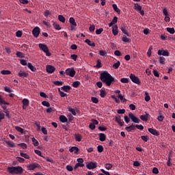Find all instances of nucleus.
<instances>
[{
	"label": "nucleus",
	"mask_w": 175,
	"mask_h": 175,
	"mask_svg": "<svg viewBox=\"0 0 175 175\" xmlns=\"http://www.w3.org/2000/svg\"><path fill=\"white\" fill-rule=\"evenodd\" d=\"M80 83V81H75L74 82H72V86H74V88H78Z\"/></svg>",
	"instance_id": "33"
},
{
	"label": "nucleus",
	"mask_w": 175,
	"mask_h": 175,
	"mask_svg": "<svg viewBox=\"0 0 175 175\" xmlns=\"http://www.w3.org/2000/svg\"><path fill=\"white\" fill-rule=\"evenodd\" d=\"M141 139H142V140H144V142H148L150 137H149V136H141Z\"/></svg>",
	"instance_id": "56"
},
{
	"label": "nucleus",
	"mask_w": 175,
	"mask_h": 175,
	"mask_svg": "<svg viewBox=\"0 0 175 175\" xmlns=\"http://www.w3.org/2000/svg\"><path fill=\"white\" fill-rule=\"evenodd\" d=\"M32 33H33V36H34V37L37 38L40 33V27L38 26H36V27L33 29Z\"/></svg>",
	"instance_id": "10"
},
{
	"label": "nucleus",
	"mask_w": 175,
	"mask_h": 175,
	"mask_svg": "<svg viewBox=\"0 0 175 175\" xmlns=\"http://www.w3.org/2000/svg\"><path fill=\"white\" fill-rule=\"evenodd\" d=\"M4 91L10 94V92H12V89H11V88H9V86H5Z\"/></svg>",
	"instance_id": "46"
},
{
	"label": "nucleus",
	"mask_w": 175,
	"mask_h": 175,
	"mask_svg": "<svg viewBox=\"0 0 175 175\" xmlns=\"http://www.w3.org/2000/svg\"><path fill=\"white\" fill-rule=\"evenodd\" d=\"M106 95H107V92L105 89H100V98H105Z\"/></svg>",
	"instance_id": "27"
},
{
	"label": "nucleus",
	"mask_w": 175,
	"mask_h": 175,
	"mask_svg": "<svg viewBox=\"0 0 175 175\" xmlns=\"http://www.w3.org/2000/svg\"><path fill=\"white\" fill-rule=\"evenodd\" d=\"M42 106H46V107H50L51 104L49 101H46V100H44V101H42Z\"/></svg>",
	"instance_id": "35"
},
{
	"label": "nucleus",
	"mask_w": 175,
	"mask_h": 175,
	"mask_svg": "<svg viewBox=\"0 0 175 175\" xmlns=\"http://www.w3.org/2000/svg\"><path fill=\"white\" fill-rule=\"evenodd\" d=\"M70 152H74L76 155H79V148L78 147H71L69 150Z\"/></svg>",
	"instance_id": "18"
},
{
	"label": "nucleus",
	"mask_w": 175,
	"mask_h": 175,
	"mask_svg": "<svg viewBox=\"0 0 175 175\" xmlns=\"http://www.w3.org/2000/svg\"><path fill=\"white\" fill-rule=\"evenodd\" d=\"M122 41H124V42H131V38L126 37V36H124L122 37Z\"/></svg>",
	"instance_id": "43"
},
{
	"label": "nucleus",
	"mask_w": 175,
	"mask_h": 175,
	"mask_svg": "<svg viewBox=\"0 0 175 175\" xmlns=\"http://www.w3.org/2000/svg\"><path fill=\"white\" fill-rule=\"evenodd\" d=\"M66 170H67L68 172H72V171H73V167H72V166H71L70 165H67V166H66Z\"/></svg>",
	"instance_id": "63"
},
{
	"label": "nucleus",
	"mask_w": 175,
	"mask_h": 175,
	"mask_svg": "<svg viewBox=\"0 0 175 175\" xmlns=\"http://www.w3.org/2000/svg\"><path fill=\"white\" fill-rule=\"evenodd\" d=\"M18 146H19V147H22V148H23V150H25L26 148H27V144H25V143H21V144H18Z\"/></svg>",
	"instance_id": "50"
},
{
	"label": "nucleus",
	"mask_w": 175,
	"mask_h": 175,
	"mask_svg": "<svg viewBox=\"0 0 175 175\" xmlns=\"http://www.w3.org/2000/svg\"><path fill=\"white\" fill-rule=\"evenodd\" d=\"M69 22H70V23L71 24L70 29H71L72 31H75V30H77V22H76L75 18H73L72 16H71V17L69 18Z\"/></svg>",
	"instance_id": "4"
},
{
	"label": "nucleus",
	"mask_w": 175,
	"mask_h": 175,
	"mask_svg": "<svg viewBox=\"0 0 175 175\" xmlns=\"http://www.w3.org/2000/svg\"><path fill=\"white\" fill-rule=\"evenodd\" d=\"M20 155L22 157L23 159L25 158V159H29L30 157L28 155V154H25L23 152V151H20Z\"/></svg>",
	"instance_id": "28"
},
{
	"label": "nucleus",
	"mask_w": 175,
	"mask_h": 175,
	"mask_svg": "<svg viewBox=\"0 0 175 175\" xmlns=\"http://www.w3.org/2000/svg\"><path fill=\"white\" fill-rule=\"evenodd\" d=\"M83 166H84V165H81L80 162H77V163H76L74 169H75V170H76L77 169H78V167H83Z\"/></svg>",
	"instance_id": "52"
},
{
	"label": "nucleus",
	"mask_w": 175,
	"mask_h": 175,
	"mask_svg": "<svg viewBox=\"0 0 175 175\" xmlns=\"http://www.w3.org/2000/svg\"><path fill=\"white\" fill-rule=\"evenodd\" d=\"M152 173H153L154 174H159V169H157V167H153V169H152Z\"/></svg>",
	"instance_id": "61"
},
{
	"label": "nucleus",
	"mask_w": 175,
	"mask_h": 175,
	"mask_svg": "<svg viewBox=\"0 0 175 175\" xmlns=\"http://www.w3.org/2000/svg\"><path fill=\"white\" fill-rule=\"evenodd\" d=\"M29 105V100H28V98H23V109H24V110H25V109H27V107H28Z\"/></svg>",
	"instance_id": "17"
},
{
	"label": "nucleus",
	"mask_w": 175,
	"mask_h": 175,
	"mask_svg": "<svg viewBox=\"0 0 175 175\" xmlns=\"http://www.w3.org/2000/svg\"><path fill=\"white\" fill-rule=\"evenodd\" d=\"M46 70L47 72H54L55 71V67L54 66H51V64H49L46 66Z\"/></svg>",
	"instance_id": "16"
},
{
	"label": "nucleus",
	"mask_w": 175,
	"mask_h": 175,
	"mask_svg": "<svg viewBox=\"0 0 175 175\" xmlns=\"http://www.w3.org/2000/svg\"><path fill=\"white\" fill-rule=\"evenodd\" d=\"M1 74L5 75V74H11V71L10 70H2L1 71Z\"/></svg>",
	"instance_id": "55"
},
{
	"label": "nucleus",
	"mask_w": 175,
	"mask_h": 175,
	"mask_svg": "<svg viewBox=\"0 0 175 175\" xmlns=\"http://www.w3.org/2000/svg\"><path fill=\"white\" fill-rule=\"evenodd\" d=\"M82 139H83V137L81 136V135L80 134L75 135L76 142H81Z\"/></svg>",
	"instance_id": "36"
},
{
	"label": "nucleus",
	"mask_w": 175,
	"mask_h": 175,
	"mask_svg": "<svg viewBox=\"0 0 175 175\" xmlns=\"http://www.w3.org/2000/svg\"><path fill=\"white\" fill-rule=\"evenodd\" d=\"M8 172L11 174H23L24 169L21 166H12L8 167Z\"/></svg>",
	"instance_id": "2"
},
{
	"label": "nucleus",
	"mask_w": 175,
	"mask_h": 175,
	"mask_svg": "<svg viewBox=\"0 0 175 175\" xmlns=\"http://www.w3.org/2000/svg\"><path fill=\"white\" fill-rule=\"evenodd\" d=\"M37 167L40 168V165H39V163H31V165H29L28 166V169L29 170H35V169H36Z\"/></svg>",
	"instance_id": "14"
},
{
	"label": "nucleus",
	"mask_w": 175,
	"mask_h": 175,
	"mask_svg": "<svg viewBox=\"0 0 175 175\" xmlns=\"http://www.w3.org/2000/svg\"><path fill=\"white\" fill-rule=\"evenodd\" d=\"M107 129V128H106V126H98V130L101 132H105Z\"/></svg>",
	"instance_id": "62"
},
{
	"label": "nucleus",
	"mask_w": 175,
	"mask_h": 175,
	"mask_svg": "<svg viewBox=\"0 0 175 175\" xmlns=\"http://www.w3.org/2000/svg\"><path fill=\"white\" fill-rule=\"evenodd\" d=\"M0 105L2 106V105H10V103H8V101H5V100H4L3 96H1V94H0Z\"/></svg>",
	"instance_id": "24"
},
{
	"label": "nucleus",
	"mask_w": 175,
	"mask_h": 175,
	"mask_svg": "<svg viewBox=\"0 0 175 175\" xmlns=\"http://www.w3.org/2000/svg\"><path fill=\"white\" fill-rule=\"evenodd\" d=\"M66 74L70 77H75V75H76V70H75V68L72 67L66 68Z\"/></svg>",
	"instance_id": "6"
},
{
	"label": "nucleus",
	"mask_w": 175,
	"mask_h": 175,
	"mask_svg": "<svg viewBox=\"0 0 175 175\" xmlns=\"http://www.w3.org/2000/svg\"><path fill=\"white\" fill-rule=\"evenodd\" d=\"M105 166L107 170H110V169H111L113 167V166L111 163H106Z\"/></svg>",
	"instance_id": "53"
},
{
	"label": "nucleus",
	"mask_w": 175,
	"mask_h": 175,
	"mask_svg": "<svg viewBox=\"0 0 175 175\" xmlns=\"http://www.w3.org/2000/svg\"><path fill=\"white\" fill-rule=\"evenodd\" d=\"M151 97L148 93V92H145V100L146 102H150Z\"/></svg>",
	"instance_id": "31"
},
{
	"label": "nucleus",
	"mask_w": 175,
	"mask_h": 175,
	"mask_svg": "<svg viewBox=\"0 0 175 175\" xmlns=\"http://www.w3.org/2000/svg\"><path fill=\"white\" fill-rule=\"evenodd\" d=\"M38 46L42 51H43V52H45L46 56L51 55V52H49V49L46 44L40 43L38 44Z\"/></svg>",
	"instance_id": "3"
},
{
	"label": "nucleus",
	"mask_w": 175,
	"mask_h": 175,
	"mask_svg": "<svg viewBox=\"0 0 175 175\" xmlns=\"http://www.w3.org/2000/svg\"><path fill=\"white\" fill-rule=\"evenodd\" d=\"M91 100L93 103H98V98L97 97H92Z\"/></svg>",
	"instance_id": "57"
},
{
	"label": "nucleus",
	"mask_w": 175,
	"mask_h": 175,
	"mask_svg": "<svg viewBox=\"0 0 175 175\" xmlns=\"http://www.w3.org/2000/svg\"><path fill=\"white\" fill-rule=\"evenodd\" d=\"M158 55H163L164 56H170V53L167 50L159 49Z\"/></svg>",
	"instance_id": "15"
},
{
	"label": "nucleus",
	"mask_w": 175,
	"mask_h": 175,
	"mask_svg": "<svg viewBox=\"0 0 175 175\" xmlns=\"http://www.w3.org/2000/svg\"><path fill=\"white\" fill-rule=\"evenodd\" d=\"M85 42L87 44H88V45H90V46H95L96 44L95 42H94V41H91V40H89L88 38H87L85 40Z\"/></svg>",
	"instance_id": "30"
},
{
	"label": "nucleus",
	"mask_w": 175,
	"mask_h": 175,
	"mask_svg": "<svg viewBox=\"0 0 175 175\" xmlns=\"http://www.w3.org/2000/svg\"><path fill=\"white\" fill-rule=\"evenodd\" d=\"M96 67H98V68L102 67V63H101L100 59H98Z\"/></svg>",
	"instance_id": "54"
},
{
	"label": "nucleus",
	"mask_w": 175,
	"mask_h": 175,
	"mask_svg": "<svg viewBox=\"0 0 175 175\" xmlns=\"http://www.w3.org/2000/svg\"><path fill=\"white\" fill-rule=\"evenodd\" d=\"M59 121L61 122L64 123V122H68V118H66V117L65 116H60Z\"/></svg>",
	"instance_id": "29"
},
{
	"label": "nucleus",
	"mask_w": 175,
	"mask_h": 175,
	"mask_svg": "<svg viewBox=\"0 0 175 175\" xmlns=\"http://www.w3.org/2000/svg\"><path fill=\"white\" fill-rule=\"evenodd\" d=\"M130 79L135 83H137L138 85H140V83H142L139 77H137L135 74H133V73L130 74Z\"/></svg>",
	"instance_id": "5"
},
{
	"label": "nucleus",
	"mask_w": 175,
	"mask_h": 175,
	"mask_svg": "<svg viewBox=\"0 0 175 175\" xmlns=\"http://www.w3.org/2000/svg\"><path fill=\"white\" fill-rule=\"evenodd\" d=\"M18 75L19 77H21L22 78H25V77H28L29 72H26L25 71H22V70H21V71H19V72H18Z\"/></svg>",
	"instance_id": "19"
},
{
	"label": "nucleus",
	"mask_w": 175,
	"mask_h": 175,
	"mask_svg": "<svg viewBox=\"0 0 175 175\" xmlns=\"http://www.w3.org/2000/svg\"><path fill=\"white\" fill-rule=\"evenodd\" d=\"M97 150L98 152H103L104 150V147L103 146H98Z\"/></svg>",
	"instance_id": "59"
},
{
	"label": "nucleus",
	"mask_w": 175,
	"mask_h": 175,
	"mask_svg": "<svg viewBox=\"0 0 175 175\" xmlns=\"http://www.w3.org/2000/svg\"><path fill=\"white\" fill-rule=\"evenodd\" d=\"M89 127L90 129H92V131H94V129H96V126L94 124L93 120H92V122L91 124H90Z\"/></svg>",
	"instance_id": "49"
},
{
	"label": "nucleus",
	"mask_w": 175,
	"mask_h": 175,
	"mask_svg": "<svg viewBox=\"0 0 175 175\" xmlns=\"http://www.w3.org/2000/svg\"><path fill=\"white\" fill-rule=\"evenodd\" d=\"M112 32L114 36H117L118 34V25H115L112 27Z\"/></svg>",
	"instance_id": "22"
},
{
	"label": "nucleus",
	"mask_w": 175,
	"mask_h": 175,
	"mask_svg": "<svg viewBox=\"0 0 175 175\" xmlns=\"http://www.w3.org/2000/svg\"><path fill=\"white\" fill-rule=\"evenodd\" d=\"M106 138H107V136H106V135H105V133H100V135H99V140L100 142H105Z\"/></svg>",
	"instance_id": "25"
},
{
	"label": "nucleus",
	"mask_w": 175,
	"mask_h": 175,
	"mask_svg": "<svg viewBox=\"0 0 175 175\" xmlns=\"http://www.w3.org/2000/svg\"><path fill=\"white\" fill-rule=\"evenodd\" d=\"M112 99H114V100L116 102V103H120V100L119 97H116V96H114V94H112L111 96Z\"/></svg>",
	"instance_id": "45"
},
{
	"label": "nucleus",
	"mask_w": 175,
	"mask_h": 175,
	"mask_svg": "<svg viewBox=\"0 0 175 175\" xmlns=\"http://www.w3.org/2000/svg\"><path fill=\"white\" fill-rule=\"evenodd\" d=\"M121 63L120 62V60H118V62H116V63H114L113 65V68H118L120 66Z\"/></svg>",
	"instance_id": "44"
},
{
	"label": "nucleus",
	"mask_w": 175,
	"mask_h": 175,
	"mask_svg": "<svg viewBox=\"0 0 175 175\" xmlns=\"http://www.w3.org/2000/svg\"><path fill=\"white\" fill-rule=\"evenodd\" d=\"M124 118L125 122H126V124H129V122H130V121H131V118H130V117H129H129H128V116H124Z\"/></svg>",
	"instance_id": "47"
},
{
	"label": "nucleus",
	"mask_w": 175,
	"mask_h": 175,
	"mask_svg": "<svg viewBox=\"0 0 175 175\" xmlns=\"http://www.w3.org/2000/svg\"><path fill=\"white\" fill-rule=\"evenodd\" d=\"M53 83L57 86H61L62 85H64V82L63 81H54Z\"/></svg>",
	"instance_id": "40"
},
{
	"label": "nucleus",
	"mask_w": 175,
	"mask_h": 175,
	"mask_svg": "<svg viewBox=\"0 0 175 175\" xmlns=\"http://www.w3.org/2000/svg\"><path fill=\"white\" fill-rule=\"evenodd\" d=\"M167 31L171 34H174L175 33L174 27H167Z\"/></svg>",
	"instance_id": "41"
},
{
	"label": "nucleus",
	"mask_w": 175,
	"mask_h": 175,
	"mask_svg": "<svg viewBox=\"0 0 175 175\" xmlns=\"http://www.w3.org/2000/svg\"><path fill=\"white\" fill-rule=\"evenodd\" d=\"M103 31V27H100L99 29H96V34H101V33Z\"/></svg>",
	"instance_id": "60"
},
{
	"label": "nucleus",
	"mask_w": 175,
	"mask_h": 175,
	"mask_svg": "<svg viewBox=\"0 0 175 175\" xmlns=\"http://www.w3.org/2000/svg\"><path fill=\"white\" fill-rule=\"evenodd\" d=\"M115 121L120 125V126H124V122H122L121 116L117 115L115 118Z\"/></svg>",
	"instance_id": "12"
},
{
	"label": "nucleus",
	"mask_w": 175,
	"mask_h": 175,
	"mask_svg": "<svg viewBox=\"0 0 175 175\" xmlns=\"http://www.w3.org/2000/svg\"><path fill=\"white\" fill-rule=\"evenodd\" d=\"M113 8L114 11L118 12V14H120V8H118L117 4H113Z\"/></svg>",
	"instance_id": "39"
},
{
	"label": "nucleus",
	"mask_w": 175,
	"mask_h": 175,
	"mask_svg": "<svg viewBox=\"0 0 175 175\" xmlns=\"http://www.w3.org/2000/svg\"><path fill=\"white\" fill-rule=\"evenodd\" d=\"M129 116L130 117V120H131V121L134 122V124H140L141 120H139V118H137V117H135V116H134L133 113H129Z\"/></svg>",
	"instance_id": "7"
},
{
	"label": "nucleus",
	"mask_w": 175,
	"mask_h": 175,
	"mask_svg": "<svg viewBox=\"0 0 175 175\" xmlns=\"http://www.w3.org/2000/svg\"><path fill=\"white\" fill-rule=\"evenodd\" d=\"M62 90H63L64 92H68V91L72 90V86H70L69 85H64V86H62Z\"/></svg>",
	"instance_id": "20"
},
{
	"label": "nucleus",
	"mask_w": 175,
	"mask_h": 175,
	"mask_svg": "<svg viewBox=\"0 0 175 175\" xmlns=\"http://www.w3.org/2000/svg\"><path fill=\"white\" fill-rule=\"evenodd\" d=\"M98 166L97 162H89L86 165L87 169H89V170H91L92 169H96Z\"/></svg>",
	"instance_id": "8"
},
{
	"label": "nucleus",
	"mask_w": 175,
	"mask_h": 175,
	"mask_svg": "<svg viewBox=\"0 0 175 175\" xmlns=\"http://www.w3.org/2000/svg\"><path fill=\"white\" fill-rule=\"evenodd\" d=\"M68 111L72 114V116H77L76 110L75 108H72V107H68Z\"/></svg>",
	"instance_id": "32"
},
{
	"label": "nucleus",
	"mask_w": 175,
	"mask_h": 175,
	"mask_svg": "<svg viewBox=\"0 0 175 175\" xmlns=\"http://www.w3.org/2000/svg\"><path fill=\"white\" fill-rule=\"evenodd\" d=\"M100 78L102 82H104L107 86H110L111 83L118 81V79L114 78L108 71H103V72L100 73Z\"/></svg>",
	"instance_id": "1"
},
{
	"label": "nucleus",
	"mask_w": 175,
	"mask_h": 175,
	"mask_svg": "<svg viewBox=\"0 0 175 175\" xmlns=\"http://www.w3.org/2000/svg\"><path fill=\"white\" fill-rule=\"evenodd\" d=\"M148 131L150 133H151L154 136H160V133L159 131H157V129H153V128H149Z\"/></svg>",
	"instance_id": "13"
},
{
	"label": "nucleus",
	"mask_w": 175,
	"mask_h": 175,
	"mask_svg": "<svg viewBox=\"0 0 175 175\" xmlns=\"http://www.w3.org/2000/svg\"><path fill=\"white\" fill-rule=\"evenodd\" d=\"M151 116H150V114H148V113H147L146 111L145 112V115L143 116H140L139 118H140V121H144L145 122H147V121H148V120L150 119Z\"/></svg>",
	"instance_id": "9"
},
{
	"label": "nucleus",
	"mask_w": 175,
	"mask_h": 175,
	"mask_svg": "<svg viewBox=\"0 0 175 175\" xmlns=\"http://www.w3.org/2000/svg\"><path fill=\"white\" fill-rule=\"evenodd\" d=\"M15 129L21 133H24V129H23V128H21L20 126H15Z\"/></svg>",
	"instance_id": "48"
},
{
	"label": "nucleus",
	"mask_w": 175,
	"mask_h": 175,
	"mask_svg": "<svg viewBox=\"0 0 175 175\" xmlns=\"http://www.w3.org/2000/svg\"><path fill=\"white\" fill-rule=\"evenodd\" d=\"M5 143L6 144H8L9 147L12 148H14L16 147L15 143H14L13 142H11L10 140H6Z\"/></svg>",
	"instance_id": "23"
},
{
	"label": "nucleus",
	"mask_w": 175,
	"mask_h": 175,
	"mask_svg": "<svg viewBox=\"0 0 175 175\" xmlns=\"http://www.w3.org/2000/svg\"><path fill=\"white\" fill-rule=\"evenodd\" d=\"M53 27H55V29H56V30H61L62 29L60 25H59V23H57V22L53 23Z\"/></svg>",
	"instance_id": "37"
},
{
	"label": "nucleus",
	"mask_w": 175,
	"mask_h": 175,
	"mask_svg": "<svg viewBox=\"0 0 175 175\" xmlns=\"http://www.w3.org/2000/svg\"><path fill=\"white\" fill-rule=\"evenodd\" d=\"M125 129L127 132H132L133 131H135L136 128L135 125L132 124L130 126H126Z\"/></svg>",
	"instance_id": "21"
},
{
	"label": "nucleus",
	"mask_w": 175,
	"mask_h": 175,
	"mask_svg": "<svg viewBox=\"0 0 175 175\" xmlns=\"http://www.w3.org/2000/svg\"><path fill=\"white\" fill-rule=\"evenodd\" d=\"M21 64L23 66H26L27 64V62L25 59H21Z\"/></svg>",
	"instance_id": "64"
},
{
	"label": "nucleus",
	"mask_w": 175,
	"mask_h": 175,
	"mask_svg": "<svg viewBox=\"0 0 175 175\" xmlns=\"http://www.w3.org/2000/svg\"><path fill=\"white\" fill-rule=\"evenodd\" d=\"M159 63L161 64H165V57H164V55L159 57Z\"/></svg>",
	"instance_id": "34"
},
{
	"label": "nucleus",
	"mask_w": 175,
	"mask_h": 175,
	"mask_svg": "<svg viewBox=\"0 0 175 175\" xmlns=\"http://www.w3.org/2000/svg\"><path fill=\"white\" fill-rule=\"evenodd\" d=\"M122 31V33H124V34H126V36H129V33H128L127 30L129 29L127 25L123 24L120 26V27Z\"/></svg>",
	"instance_id": "11"
},
{
	"label": "nucleus",
	"mask_w": 175,
	"mask_h": 175,
	"mask_svg": "<svg viewBox=\"0 0 175 175\" xmlns=\"http://www.w3.org/2000/svg\"><path fill=\"white\" fill-rule=\"evenodd\" d=\"M27 67L31 70V71H37L36 67L35 66H33L32 63H27Z\"/></svg>",
	"instance_id": "26"
},
{
	"label": "nucleus",
	"mask_w": 175,
	"mask_h": 175,
	"mask_svg": "<svg viewBox=\"0 0 175 175\" xmlns=\"http://www.w3.org/2000/svg\"><path fill=\"white\" fill-rule=\"evenodd\" d=\"M120 81L123 82V83H128V82H129V78H121Z\"/></svg>",
	"instance_id": "51"
},
{
	"label": "nucleus",
	"mask_w": 175,
	"mask_h": 175,
	"mask_svg": "<svg viewBox=\"0 0 175 175\" xmlns=\"http://www.w3.org/2000/svg\"><path fill=\"white\" fill-rule=\"evenodd\" d=\"M16 56H18V57H24L25 55L23 52L18 51L16 52Z\"/></svg>",
	"instance_id": "58"
},
{
	"label": "nucleus",
	"mask_w": 175,
	"mask_h": 175,
	"mask_svg": "<svg viewBox=\"0 0 175 175\" xmlns=\"http://www.w3.org/2000/svg\"><path fill=\"white\" fill-rule=\"evenodd\" d=\"M31 141L33 142V144L34 146L37 147L38 146H39V142H38V140H36L35 137H33L31 139Z\"/></svg>",
	"instance_id": "42"
},
{
	"label": "nucleus",
	"mask_w": 175,
	"mask_h": 175,
	"mask_svg": "<svg viewBox=\"0 0 175 175\" xmlns=\"http://www.w3.org/2000/svg\"><path fill=\"white\" fill-rule=\"evenodd\" d=\"M58 19L60 21V22H62L64 23L66 22V18L64 16V15H58Z\"/></svg>",
	"instance_id": "38"
}]
</instances>
